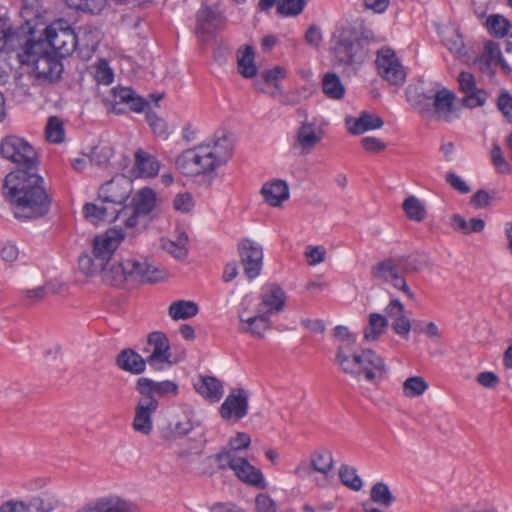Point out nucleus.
Returning <instances> with one entry per match:
<instances>
[{"mask_svg":"<svg viewBox=\"0 0 512 512\" xmlns=\"http://www.w3.org/2000/svg\"><path fill=\"white\" fill-rule=\"evenodd\" d=\"M3 196L13 206L18 219H33L45 215L50 198L43 179L30 170L10 172L4 181Z\"/></svg>","mask_w":512,"mask_h":512,"instance_id":"f257e3e1","label":"nucleus"},{"mask_svg":"<svg viewBox=\"0 0 512 512\" xmlns=\"http://www.w3.org/2000/svg\"><path fill=\"white\" fill-rule=\"evenodd\" d=\"M232 154L228 138L220 137L183 151L175 161L177 169L185 176L210 175L225 164Z\"/></svg>","mask_w":512,"mask_h":512,"instance_id":"f03ea898","label":"nucleus"},{"mask_svg":"<svg viewBox=\"0 0 512 512\" xmlns=\"http://www.w3.org/2000/svg\"><path fill=\"white\" fill-rule=\"evenodd\" d=\"M335 360L344 374L358 382L377 383L388 371L384 358L372 349L354 352L347 345H339Z\"/></svg>","mask_w":512,"mask_h":512,"instance_id":"7ed1b4c3","label":"nucleus"},{"mask_svg":"<svg viewBox=\"0 0 512 512\" xmlns=\"http://www.w3.org/2000/svg\"><path fill=\"white\" fill-rule=\"evenodd\" d=\"M124 239L120 228L108 229L105 233L96 236L93 240L91 255L83 254L79 257V268L86 276H97L108 283L106 273L119 264L113 259L114 252Z\"/></svg>","mask_w":512,"mask_h":512,"instance_id":"20e7f679","label":"nucleus"},{"mask_svg":"<svg viewBox=\"0 0 512 512\" xmlns=\"http://www.w3.org/2000/svg\"><path fill=\"white\" fill-rule=\"evenodd\" d=\"M22 65L33 66L36 79L52 83L60 78L63 71L62 63L49 51L48 45L43 40L28 38L16 54Z\"/></svg>","mask_w":512,"mask_h":512,"instance_id":"39448f33","label":"nucleus"},{"mask_svg":"<svg viewBox=\"0 0 512 512\" xmlns=\"http://www.w3.org/2000/svg\"><path fill=\"white\" fill-rule=\"evenodd\" d=\"M166 272L146 257L128 256L121 258L110 272L106 273L108 284L122 286L128 282H159L165 279Z\"/></svg>","mask_w":512,"mask_h":512,"instance_id":"423d86ee","label":"nucleus"},{"mask_svg":"<svg viewBox=\"0 0 512 512\" xmlns=\"http://www.w3.org/2000/svg\"><path fill=\"white\" fill-rule=\"evenodd\" d=\"M370 273L371 278L379 285L393 288L410 300L414 299L415 295L407 284L400 260L389 257L378 261L372 265Z\"/></svg>","mask_w":512,"mask_h":512,"instance_id":"0eeeda50","label":"nucleus"},{"mask_svg":"<svg viewBox=\"0 0 512 512\" xmlns=\"http://www.w3.org/2000/svg\"><path fill=\"white\" fill-rule=\"evenodd\" d=\"M216 461L220 469H231L242 483L260 490L268 488L269 484L262 471L252 465L245 457H234L229 453H219L216 456Z\"/></svg>","mask_w":512,"mask_h":512,"instance_id":"6e6552de","label":"nucleus"},{"mask_svg":"<svg viewBox=\"0 0 512 512\" xmlns=\"http://www.w3.org/2000/svg\"><path fill=\"white\" fill-rule=\"evenodd\" d=\"M156 201L157 195L153 189L141 188L133 196L131 204L119 210V221L128 229L135 228L139 224L140 217L149 214L155 208Z\"/></svg>","mask_w":512,"mask_h":512,"instance_id":"1a4fd4ad","label":"nucleus"},{"mask_svg":"<svg viewBox=\"0 0 512 512\" xmlns=\"http://www.w3.org/2000/svg\"><path fill=\"white\" fill-rule=\"evenodd\" d=\"M314 473V485L319 489H327L337 482L336 467L333 453L326 447H318L309 455Z\"/></svg>","mask_w":512,"mask_h":512,"instance_id":"9d476101","label":"nucleus"},{"mask_svg":"<svg viewBox=\"0 0 512 512\" xmlns=\"http://www.w3.org/2000/svg\"><path fill=\"white\" fill-rule=\"evenodd\" d=\"M46 43L61 57L69 56L77 47V34L70 24L62 19L52 22L45 29Z\"/></svg>","mask_w":512,"mask_h":512,"instance_id":"9b49d317","label":"nucleus"},{"mask_svg":"<svg viewBox=\"0 0 512 512\" xmlns=\"http://www.w3.org/2000/svg\"><path fill=\"white\" fill-rule=\"evenodd\" d=\"M144 351L148 354L147 364L156 371H162L178 362L171 353L167 336L162 332H152L148 335Z\"/></svg>","mask_w":512,"mask_h":512,"instance_id":"f8f14e48","label":"nucleus"},{"mask_svg":"<svg viewBox=\"0 0 512 512\" xmlns=\"http://www.w3.org/2000/svg\"><path fill=\"white\" fill-rule=\"evenodd\" d=\"M333 54L339 65L359 64L366 55L362 43L351 30H343L339 33Z\"/></svg>","mask_w":512,"mask_h":512,"instance_id":"ddd939ff","label":"nucleus"},{"mask_svg":"<svg viewBox=\"0 0 512 512\" xmlns=\"http://www.w3.org/2000/svg\"><path fill=\"white\" fill-rule=\"evenodd\" d=\"M132 191L131 179L128 176L117 175L100 186L98 197L103 204L121 209Z\"/></svg>","mask_w":512,"mask_h":512,"instance_id":"4468645a","label":"nucleus"},{"mask_svg":"<svg viewBox=\"0 0 512 512\" xmlns=\"http://www.w3.org/2000/svg\"><path fill=\"white\" fill-rule=\"evenodd\" d=\"M0 153L3 158L12 163L31 168L35 162L36 153L33 147L21 137L8 135L0 143Z\"/></svg>","mask_w":512,"mask_h":512,"instance_id":"2eb2a0df","label":"nucleus"},{"mask_svg":"<svg viewBox=\"0 0 512 512\" xmlns=\"http://www.w3.org/2000/svg\"><path fill=\"white\" fill-rule=\"evenodd\" d=\"M375 64L378 74L390 85L399 87L404 84L406 70L393 50L389 48L379 50Z\"/></svg>","mask_w":512,"mask_h":512,"instance_id":"dca6fc26","label":"nucleus"},{"mask_svg":"<svg viewBox=\"0 0 512 512\" xmlns=\"http://www.w3.org/2000/svg\"><path fill=\"white\" fill-rule=\"evenodd\" d=\"M240 331L250 334L252 337L262 339L272 328L270 316L260 312L256 307L244 306L238 314Z\"/></svg>","mask_w":512,"mask_h":512,"instance_id":"f3484780","label":"nucleus"},{"mask_svg":"<svg viewBox=\"0 0 512 512\" xmlns=\"http://www.w3.org/2000/svg\"><path fill=\"white\" fill-rule=\"evenodd\" d=\"M325 136V129L319 125L315 118L304 119L294 136V148L299 150L301 155L309 154Z\"/></svg>","mask_w":512,"mask_h":512,"instance_id":"a211bd4d","label":"nucleus"},{"mask_svg":"<svg viewBox=\"0 0 512 512\" xmlns=\"http://www.w3.org/2000/svg\"><path fill=\"white\" fill-rule=\"evenodd\" d=\"M426 100L430 102L429 106L419 107V111L423 115L445 122L454 118V94L449 90L441 89Z\"/></svg>","mask_w":512,"mask_h":512,"instance_id":"6ab92c4d","label":"nucleus"},{"mask_svg":"<svg viewBox=\"0 0 512 512\" xmlns=\"http://www.w3.org/2000/svg\"><path fill=\"white\" fill-rule=\"evenodd\" d=\"M248 409V392L243 388H235L221 404L219 414L223 420L236 423L247 415Z\"/></svg>","mask_w":512,"mask_h":512,"instance_id":"aec40b11","label":"nucleus"},{"mask_svg":"<svg viewBox=\"0 0 512 512\" xmlns=\"http://www.w3.org/2000/svg\"><path fill=\"white\" fill-rule=\"evenodd\" d=\"M159 402L156 398L141 396L134 410L132 428L136 433L149 436L153 431V414L157 411Z\"/></svg>","mask_w":512,"mask_h":512,"instance_id":"412c9836","label":"nucleus"},{"mask_svg":"<svg viewBox=\"0 0 512 512\" xmlns=\"http://www.w3.org/2000/svg\"><path fill=\"white\" fill-rule=\"evenodd\" d=\"M161 162L154 155L139 148L134 152L133 166L127 172L131 179H153L160 171Z\"/></svg>","mask_w":512,"mask_h":512,"instance_id":"4be33fe9","label":"nucleus"},{"mask_svg":"<svg viewBox=\"0 0 512 512\" xmlns=\"http://www.w3.org/2000/svg\"><path fill=\"white\" fill-rule=\"evenodd\" d=\"M259 300V303L254 307L270 316L284 310L286 294L278 284L269 283L262 287Z\"/></svg>","mask_w":512,"mask_h":512,"instance_id":"5701e85b","label":"nucleus"},{"mask_svg":"<svg viewBox=\"0 0 512 512\" xmlns=\"http://www.w3.org/2000/svg\"><path fill=\"white\" fill-rule=\"evenodd\" d=\"M77 512H136V507L130 500L110 494L91 501Z\"/></svg>","mask_w":512,"mask_h":512,"instance_id":"b1692460","label":"nucleus"},{"mask_svg":"<svg viewBox=\"0 0 512 512\" xmlns=\"http://www.w3.org/2000/svg\"><path fill=\"white\" fill-rule=\"evenodd\" d=\"M137 392L144 398H174L179 394V386L171 380L154 381L147 377H140L136 382Z\"/></svg>","mask_w":512,"mask_h":512,"instance_id":"393cba45","label":"nucleus"},{"mask_svg":"<svg viewBox=\"0 0 512 512\" xmlns=\"http://www.w3.org/2000/svg\"><path fill=\"white\" fill-rule=\"evenodd\" d=\"M239 254L247 277L251 279L257 277L262 267L263 251L261 246L245 240L239 247Z\"/></svg>","mask_w":512,"mask_h":512,"instance_id":"a878e982","label":"nucleus"},{"mask_svg":"<svg viewBox=\"0 0 512 512\" xmlns=\"http://www.w3.org/2000/svg\"><path fill=\"white\" fill-rule=\"evenodd\" d=\"M260 195L270 207L280 208L290 197L289 185L282 179L269 180L262 185Z\"/></svg>","mask_w":512,"mask_h":512,"instance_id":"bb28decb","label":"nucleus"},{"mask_svg":"<svg viewBox=\"0 0 512 512\" xmlns=\"http://www.w3.org/2000/svg\"><path fill=\"white\" fill-rule=\"evenodd\" d=\"M386 318L391 319L393 331L404 339H408L411 331V321L405 315L404 305L396 298L390 299L385 309Z\"/></svg>","mask_w":512,"mask_h":512,"instance_id":"cd10ccee","label":"nucleus"},{"mask_svg":"<svg viewBox=\"0 0 512 512\" xmlns=\"http://www.w3.org/2000/svg\"><path fill=\"white\" fill-rule=\"evenodd\" d=\"M395 498L387 484L375 483L370 490V499L362 504L364 512H388Z\"/></svg>","mask_w":512,"mask_h":512,"instance_id":"c85d7f7f","label":"nucleus"},{"mask_svg":"<svg viewBox=\"0 0 512 512\" xmlns=\"http://www.w3.org/2000/svg\"><path fill=\"white\" fill-rule=\"evenodd\" d=\"M460 90L465 94L463 102L470 108L484 105L487 95L484 90L477 88L474 76L469 72H461L458 76Z\"/></svg>","mask_w":512,"mask_h":512,"instance_id":"c756f323","label":"nucleus"},{"mask_svg":"<svg viewBox=\"0 0 512 512\" xmlns=\"http://www.w3.org/2000/svg\"><path fill=\"white\" fill-rule=\"evenodd\" d=\"M287 70L282 66H274L260 74V80L255 82V87L259 91L271 96L281 94L282 88L280 82L286 77Z\"/></svg>","mask_w":512,"mask_h":512,"instance_id":"7c9ffc66","label":"nucleus"},{"mask_svg":"<svg viewBox=\"0 0 512 512\" xmlns=\"http://www.w3.org/2000/svg\"><path fill=\"white\" fill-rule=\"evenodd\" d=\"M345 125L349 133L360 135L367 131L381 129L384 121L376 114L362 111L358 117L347 116Z\"/></svg>","mask_w":512,"mask_h":512,"instance_id":"2f4dec72","label":"nucleus"},{"mask_svg":"<svg viewBox=\"0 0 512 512\" xmlns=\"http://www.w3.org/2000/svg\"><path fill=\"white\" fill-rule=\"evenodd\" d=\"M27 35L15 33L7 19L0 17V53L2 51L18 52L27 40Z\"/></svg>","mask_w":512,"mask_h":512,"instance_id":"473e14b6","label":"nucleus"},{"mask_svg":"<svg viewBox=\"0 0 512 512\" xmlns=\"http://www.w3.org/2000/svg\"><path fill=\"white\" fill-rule=\"evenodd\" d=\"M194 389L210 402H218L223 396V386L213 376H200L194 383Z\"/></svg>","mask_w":512,"mask_h":512,"instance_id":"72a5a7b5","label":"nucleus"},{"mask_svg":"<svg viewBox=\"0 0 512 512\" xmlns=\"http://www.w3.org/2000/svg\"><path fill=\"white\" fill-rule=\"evenodd\" d=\"M119 210L120 209H117L116 207H110L103 203L101 205L87 203L83 208L85 218L94 224L100 221L119 220Z\"/></svg>","mask_w":512,"mask_h":512,"instance_id":"f704fd0d","label":"nucleus"},{"mask_svg":"<svg viewBox=\"0 0 512 512\" xmlns=\"http://www.w3.org/2000/svg\"><path fill=\"white\" fill-rule=\"evenodd\" d=\"M29 512H52L59 505L57 495L52 490L42 491L28 500Z\"/></svg>","mask_w":512,"mask_h":512,"instance_id":"c9c22d12","label":"nucleus"},{"mask_svg":"<svg viewBox=\"0 0 512 512\" xmlns=\"http://www.w3.org/2000/svg\"><path fill=\"white\" fill-rule=\"evenodd\" d=\"M443 44L448 50L456 57L462 59L466 58L467 51L465 44L459 30L454 26H447L441 31Z\"/></svg>","mask_w":512,"mask_h":512,"instance_id":"e433bc0d","label":"nucleus"},{"mask_svg":"<svg viewBox=\"0 0 512 512\" xmlns=\"http://www.w3.org/2000/svg\"><path fill=\"white\" fill-rule=\"evenodd\" d=\"M254 50L250 45H244L237 51V71L247 79L253 78L257 74V67L254 62Z\"/></svg>","mask_w":512,"mask_h":512,"instance_id":"4c0bfd02","label":"nucleus"},{"mask_svg":"<svg viewBox=\"0 0 512 512\" xmlns=\"http://www.w3.org/2000/svg\"><path fill=\"white\" fill-rule=\"evenodd\" d=\"M388 319L380 313H371L368 316V323L363 330V338L366 342H376L386 332Z\"/></svg>","mask_w":512,"mask_h":512,"instance_id":"58836bf2","label":"nucleus"},{"mask_svg":"<svg viewBox=\"0 0 512 512\" xmlns=\"http://www.w3.org/2000/svg\"><path fill=\"white\" fill-rule=\"evenodd\" d=\"M113 98L115 106L118 104H127L134 112L143 111L147 105V102L143 98L136 95L135 92L128 87L114 88Z\"/></svg>","mask_w":512,"mask_h":512,"instance_id":"ea45409f","label":"nucleus"},{"mask_svg":"<svg viewBox=\"0 0 512 512\" xmlns=\"http://www.w3.org/2000/svg\"><path fill=\"white\" fill-rule=\"evenodd\" d=\"M146 364V359L131 349L123 350L117 357V365L132 374L142 373Z\"/></svg>","mask_w":512,"mask_h":512,"instance_id":"a19ab883","label":"nucleus"},{"mask_svg":"<svg viewBox=\"0 0 512 512\" xmlns=\"http://www.w3.org/2000/svg\"><path fill=\"white\" fill-rule=\"evenodd\" d=\"M322 91L329 99L341 100L345 96L346 88L336 73L328 72L322 78Z\"/></svg>","mask_w":512,"mask_h":512,"instance_id":"79ce46f5","label":"nucleus"},{"mask_svg":"<svg viewBox=\"0 0 512 512\" xmlns=\"http://www.w3.org/2000/svg\"><path fill=\"white\" fill-rule=\"evenodd\" d=\"M222 22L219 11L205 7L197 14V32L211 33L219 27Z\"/></svg>","mask_w":512,"mask_h":512,"instance_id":"37998d69","label":"nucleus"},{"mask_svg":"<svg viewBox=\"0 0 512 512\" xmlns=\"http://www.w3.org/2000/svg\"><path fill=\"white\" fill-rule=\"evenodd\" d=\"M188 236L185 232H179L175 240L161 239V247L176 259L183 260L188 254Z\"/></svg>","mask_w":512,"mask_h":512,"instance_id":"c03bdc74","label":"nucleus"},{"mask_svg":"<svg viewBox=\"0 0 512 512\" xmlns=\"http://www.w3.org/2000/svg\"><path fill=\"white\" fill-rule=\"evenodd\" d=\"M197 303L189 300H177L170 304L168 314L174 321L188 320L198 314Z\"/></svg>","mask_w":512,"mask_h":512,"instance_id":"a18cd8bd","label":"nucleus"},{"mask_svg":"<svg viewBox=\"0 0 512 512\" xmlns=\"http://www.w3.org/2000/svg\"><path fill=\"white\" fill-rule=\"evenodd\" d=\"M429 389V384L422 376H410L402 384V395L407 399L423 396Z\"/></svg>","mask_w":512,"mask_h":512,"instance_id":"49530a36","label":"nucleus"},{"mask_svg":"<svg viewBox=\"0 0 512 512\" xmlns=\"http://www.w3.org/2000/svg\"><path fill=\"white\" fill-rule=\"evenodd\" d=\"M451 227L456 231L468 235L482 232L485 228V222L480 218H471L469 221H466L461 215L454 214L451 217Z\"/></svg>","mask_w":512,"mask_h":512,"instance_id":"de8ad7c7","label":"nucleus"},{"mask_svg":"<svg viewBox=\"0 0 512 512\" xmlns=\"http://www.w3.org/2000/svg\"><path fill=\"white\" fill-rule=\"evenodd\" d=\"M199 425L200 422L196 419L195 411L190 407H184L182 417H178L174 424V429L179 437H183Z\"/></svg>","mask_w":512,"mask_h":512,"instance_id":"09e8293b","label":"nucleus"},{"mask_svg":"<svg viewBox=\"0 0 512 512\" xmlns=\"http://www.w3.org/2000/svg\"><path fill=\"white\" fill-rule=\"evenodd\" d=\"M406 216L415 222H422L427 216L425 204L415 196L407 197L402 204Z\"/></svg>","mask_w":512,"mask_h":512,"instance_id":"8fccbe9b","label":"nucleus"},{"mask_svg":"<svg viewBox=\"0 0 512 512\" xmlns=\"http://www.w3.org/2000/svg\"><path fill=\"white\" fill-rule=\"evenodd\" d=\"M65 136L63 122L56 116L49 117L45 127L46 139L55 144L63 142Z\"/></svg>","mask_w":512,"mask_h":512,"instance_id":"3c124183","label":"nucleus"},{"mask_svg":"<svg viewBox=\"0 0 512 512\" xmlns=\"http://www.w3.org/2000/svg\"><path fill=\"white\" fill-rule=\"evenodd\" d=\"M338 476L343 485L354 491H359L363 486V482L358 476L356 469L351 466L342 465L339 468Z\"/></svg>","mask_w":512,"mask_h":512,"instance_id":"603ef678","label":"nucleus"},{"mask_svg":"<svg viewBox=\"0 0 512 512\" xmlns=\"http://www.w3.org/2000/svg\"><path fill=\"white\" fill-rule=\"evenodd\" d=\"M66 4L74 9L99 14L105 8L107 0H65Z\"/></svg>","mask_w":512,"mask_h":512,"instance_id":"864d4df0","label":"nucleus"},{"mask_svg":"<svg viewBox=\"0 0 512 512\" xmlns=\"http://www.w3.org/2000/svg\"><path fill=\"white\" fill-rule=\"evenodd\" d=\"M251 443L249 434L245 432H237L228 442V448L220 453H229L234 457H240L239 452L248 449Z\"/></svg>","mask_w":512,"mask_h":512,"instance_id":"5fc2aeb1","label":"nucleus"},{"mask_svg":"<svg viewBox=\"0 0 512 512\" xmlns=\"http://www.w3.org/2000/svg\"><path fill=\"white\" fill-rule=\"evenodd\" d=\"M486 27L495 37L502 38L507 35L510 23L504 16L496 14L487 18Z\"/></svg>","mask_w":512,"mask_h":512,"instance_id":"6e6d98bb","label":"nucleus"},{"mask_svg":"<svg viewBox=\"0 0 512 512\" xmlns=\"http://www.w3.org/2000/svg\"><path fill=\"white\" fill-rule=\"evenodd\" d=\"M146 120L156 137L166 140L169 137V128L165 119L158 116L156 113L148 111L146 113Z\"/></svg>","mask_w":512,"mask_h":512,"instance_id":"4d7b16f0","label":"nucleus"},{"mask_svg":"<svg viewBox=\"0 0 512 512\" xmlns=\"http://www.w3.org/2000/svg\"><path fill=\"white\" fill-rule=\"evenodd\" d=\"M490 156L492 164L498 173L509 175L512 172L510 163L505 158L501 147L497 143L493 144Z\"/></svg>","mask_w":512,"mask_h":512,"instance_id":"13d9d810","label":"nucleus"},{"mask_svg":"<svg viewBox=\"0 0 512 512\" xmlns=\"http://www.w3.org/2000/svg\"><path fill=\"white\" fill-rule=\"evenodd\" d=\"M254 512H278L276 500L268 492H260L253 499Z\"/></svg>","mask_w":512,"mask_h":512,"instance_id":"bf43d9fd","label":"nucleus"},{"mask_svg":"<svg viewBox=\"0 0 512 512\" xmlns=\"http://www.w3.org/2000/svg\"><path fill=\"white\" fill-rule=\"evenodd\" d=\"M113 148L108 144H99L91 151V162L99 167H107L113 156Z\"/></svg>","mask_w":512,"mask_h":512,"instance_id":"052dcab7","label":"nucleus"},{"mask_svg":"<svg viewBox=\"0 0 512 512\" xmlns=\"http://www.w3.org/2000/svg\"><path fill=\"white\" fill-rule=\"evenodd\" d=\"M77 45L84 49L94 51L99 43L98 31L91 28H83L77 35Z\"/></svg>","mask_w":512,"mask_h":512,"instance_id":"680f3d73","label":"nucleus"},{"mask_svg":"<svg viewBox=\"0 0 512 512\" xmlns=\"http://www.w3.org/2000/svg\"><path fill=\"white\" fill-rule=\"evenodd\" d=\"M19 256V249L17 245L10 241L4 240L0 242V259L8 265H12L17 261Z\"/></svg>","mask_w":512,"mask_h":512,"instance_id":"e2e57ef3","label":"nucleus"},{"mask_svg":"<svg viewBox=\"0 0 512 512\" xmlns=\"http://www.w3.org/2000/svg\"><path fill=\"white\" fill-rule=\"evenodd\" d=\"M481 60L485 61L487 64L501 63L503 59L499 45L496 42L488 41L484 46Z\"/></svg>","mask_w":512,"mask_h":512,"instance_id":"0e129e2a","label":"nucleus"},{"mask_svg":"<svg viewBox=\"0 0 512 512\" xmlns=\"http://www.w3.org/2000/svg\"><path fill=\"white\" fill-rule=\"evenodd\" d=\"M194 205V199L188 192L178 193L173 199V208L180 213L191 212Z\"/></svg>","mask_w":512,"mask_h":512,"instance_id":"69168bd1","label":"nucleus"},{"mask_svg":"<svg viewBox=\"0 0 512 512\" xmlns=\"http://www.w3.org/2000/svg\"><path fill=\"white\" fill-rule=\"evenodd\" d=\"M327 251L323 246H308L304 256L308 265L315 266L325 261Z\"/></svg>","mask_w":512,"mask_h":512,"instance_id":"338daca9","label":"nucleus"},{"mask_svg":"<svg viewBox=\"0 0 512 512\" xmlns=\"http://www.w3.org/2000/svg\"><path fill=\"white\" fill-rule=\"evenodd\" d=\"M0 512H29L26 500L10 498L0 504Z\"/></svg>","mask_w":512,"mask_h":512,"instance_id":"774afa93","label":"nucleus"}]
</instances>
